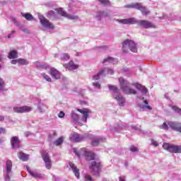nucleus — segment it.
Returning a JSON list of instances; mask_svg holds the SVG:
<instances>
[{
	"instance_id": "1",
	"label": "nucleus",
	"mask_w": 181,
	"mask_h": 181,
	"mask_svg": "<svg viewBox=\"0 0 181 181\" xmlns=\"http://www.w3.org/2000/svg\"><path fill=\"white\" fill-rule=\"evenodd\" d=\"M119 23H122V25H138V26H141V28H144V29H150L151 28H156L155 24L152 23L151 22L146 21V20H140L138 21L135 18H124L117 20Z\"/></svg>"
},
{
	"instance_id": "2",
	"label": "nucleus",
	"mask_w": 181,
	"mask_h": 181,
	"mask_svg": "<svg viewBox=\"0 0 181 181\" xmlns=\"http://www.w3.org/2000/svg\"><path fill=\"white\" fill-rule=\"evenodd\" d=\"M78 112H81L82 114V117L80 118V116H78V114H76L74 112H72L71 115V118L76 125H79L80 127H83L84 124H87V119L88 118V116L90 114H91V110L89 109H76Z\"/></svg>"
},
{
	"instance_id": "3",
	"label": "nucleus",
	"mask_w": 181,
	"mask_h": 181,
	"mask_svg": "<svg viewBox=\"0 0 181 181\" xmlns=\"http://www.w3.org/2000/svg\"><path fill=\"white\" fill-rule=\"evenodd\" d=\"M108 87H109V90L113 92L112 93L113 98H115V100L117 101L120 107L124 106V105L125 104V98H124L122 95L118 93H119V90L118 89V88L112 85H108Z\"/></svg>"
},
{
	"instance_id": "4",
	"label": "nucleus",
	"mask_w": 181,
	"mask_h": 181,
	"mask_svg": "<svg viewBox=\"0 0 181 181\" xmlns=\"http://www.w3.org/2000/svg\"><path fill=\"white\" fill-rule=\"evenodd\" d=\"M119 86L122 91H123L124 94H129V95L132 94L133 95H135V94H136V90L129 87L128 81L124 79V78L122 77L119 78Z\"/></svg>"
},
{
	"instance_id": "5",
	"label": "nucleus",
	"mask_w": 181,
	"mask_h": 181,
	"mask_svg": "<svg viewBox=\"0 0 181 181\" xmlns=\"http://www.w3.org/2000/svg\"><path fill=\"white\" fill-rule=\"evenodd\" d=\"M122 50L124 53H128L132 52L133 53H136L138 52V48L136 47V44L132 40H126L122 43Z\"/></svg>"
},
{
	"instance_id": "6",
	"label": "nucleus",
	"mask_w": 181,
	"mask_h": 181,
	"mask_svg": "<svg viewBox=\"0 0 181 181\" xmlns=\"http://www.w3.org/2000/svg\"><path fill=\"white\" fill-rule=\"evenodd\" d=\"M75 155L78 156V158H81V156H85L87 160H93L95 158V155L93 152L89 151L87 148H81L78 151L76 149L74 151Z\"/></svg>"
},
{
	"instance_id": "7",
	"label": "nucleus",
	"mask_w": 181,
	"mask_h": 181,
	"mask_svg": "<svg viewBox=\"0 0 181 181\" xmlns=\"http://www.w3.org/2000/svg\"><path fill=\"white\" fill-rule=\"evenodd\" d=\"M86 138H93V136L87 134L81 135L76 132H74L69 135V140L71 142H81V141H84Z\"/></svg>"
},
{
	"instance_id": "8",
	"label": "nucleus",
	"mask_w": 181,
	"mask_h": 181,
	"mask_svg": "<svg viewBox=\"0 0 181 181\" xmlns=\"http://www.w3.org/2000/svg\"><path fill=\"white\" fill-rule=\"evenodd\" d=\"M124 8H134V9H138L141 12L142 15H149V13H151V11L141 3L132 4L131 5L128 4L124 6Z\"/></svg>"
},
{
	"instance_id": "9",
	"label": "nucleus",
	"mask_w": 181,
	"mask_h": 181,
	"mask_svg": "<svg viewBox=\"0 0 181 181\" xmlns=\"http://www.w3.org/2000/svg\"><path fill=\"white\" fill-rule=\"evenodd\" d=\"M163 149L168 151V152H170L171 153H181L180 146H175L168 143H164L163 144Z\"/></svg>"
},
{
	"instance_id": "10",
	"label": "nucleus",
	"mask_w": 181,
	"mask_h": 181,
	"mask_svg": "<svg viewBox=\"0 0 181 181\" xmlns=\"http://www.w3.org/2000/svg\"><path fill=\"white\" fill-rule=\"evenodd\" d=\"M38 19L43 28L45 29H54V25L47 18H45V16L39 14Z\"/></svg>"
},
{
	"instance_id": "11",
	"label": "nucleus",
	"mask_w": 181,
	"mask_h": 181,
	"mask_svg": "<svg viewBox=\"0 0 181 181\" xmlns=\"http://www.w3.org/2000/svg\"><path fill=\"white\" fill-rule=\"evenodd\" d=\"M90 169V172H92V173L95 176H100V172L101 170V163H97L95 161H92Z\"/></svg>"
},
{
	"instance_id": "12",
	"label": "nucleus",
	"mask_w": 181,
	"mask_h": 181,
	"mask_svg": "<svg viewBox=\"0 0 181 181\" xmlns=\"http://www.w3.org/2000/svg\"><path fill=\"white\" fill-rule=\"evenodd\" d=\"M107 74H114V70L110 69L108 68H105L103 69H101L98 73V74L93 77V80H99L100 77L103 76H107Z\"/></svg>"
},
{
	"instance_id": "13",
	"label": "nucleus",
	"mask_w": 181,
	"mask_h": 181,
	"mask_svg": "<svg viewBox=\"0 0 181 181\" xmlns=\"http://www.w3.org/2000/svg\"><path fill=\"white\" fill-rule=\"evenodd\" d=\"M12 172V161L8 160L6 163V177L5 180H11V173Z\"/></svg>"
},
{
	"instance_id": "14",
	"label": "nucleus",
	"mask_w": 181,
	"mask_h": 181,
	"mask_svg": "<svg viewBox=\"0 0 181 181\" xmlns=\"http://www.w3.org/2000/svg\"><path fill=\"white\" fill-rule=\"evenodd\" d=\"M42 156L45 163V168L47 169H52V160L50 157H49V154L46 151H42Z\"/></svg>"
},
{
	"instance_id": "15",
	"label": "nucleus",
	"mask_w": 181,
	"mask_h": 181,
	"mask_svg": "<svg viewBox=\"0 0 181 181\" xmlns=\"http://www.w3.org/2000/svg\"><path fill=\"white\" fill-rule=\"evenodd\" d=\"M58 13L59 15H62V16H64L65 18H67L68 19H71V21H78V16L67 14V13H66L64 11H63V8H59Z\"/></svg>"
},
{
	"instance_id": "16",
	"label": "nucleus",
	"mask_w": 181,
	"mask_h": 181,
	"mask_svg": "<svg viewBox=\"0 0 181 181\" xmlns=\"http://www.w3.org/2000/svg\"><path fill=\"white\" fill-rule=\"evenodd\" d=\"M14 112L23 114V112H30L32 111V107L30 106H22L13 107Z\"/></svg>"
},
{
	"instance_id": "17",
	"label": "nucleus",
	"mask_w": 181,
	"mask_h": 181,
	"mask_svg": "<svg viewBox=\"0 0 181 181\" xmlns=\"http://www.w3.org/2000/svg\"><path fill=\"white\" fill-rule=\"evenodd\" d=\"M49 74L52 76V78L55 80H59L62 77V73L54 68L49 69Z\"/></svg>"
},
{
	"instance_id": "18",
	"label": "nucleus",
	"mask_w": 181,
	"mask_h": 181,
	"mask_svg": "<svg viewBox=\"0 0 181 181\" xmlns=\"http://www.w3.org/2000/svg\"><path fill=\"white\" fill-rule=\"evenodd\" d=\"M133 86L137 90H139V91H141L142 95H146L148 94V88H146L144 86H142L139 83H133Z\"/></svg>"
},
{
	"instance_id": "19",
	"label": "nucleus",
	"mask_w": 181,
	"mask_h": 181,
	"mask_svg": "<svg viewBox=\"0 0 181 181\" xmlns=\"http://www.w3.org/2000/svg\"><path fill=\"white\" fill-rule=\"evenodd\" d=\"M141 100H143L144 104H139L140 110L141 111H146V110L148 111L152 110V107L148 104V101L145 100V98H141Z\"/></svg>"
},
{
	"instance_id": "20",
	"label": "nucleus",
	"mask_w": 181,
	"mask_h": 181,
	"mask_svg": "<svg viewBox=\"0 0 181 181\" xmlns=\"http://www.w3.org/2000/svg\"><path fill=\"white\" fill-rule=\"evenodd\" d=\"M168 125L171 129H174L177 132H181V123L170 122L168 123Z\"/></svg>"
},
{
	"instance_id": "21",
	"label": "nucleus",
	"mask_w": 181,
	"mask_h": 181,
	"mask_svg": "<svg viewBox=\"0 0 181 181\" xmlns=\"http://www.w3.org/2000/svg\"><path fill=\"white\" fill-rule=\"evenodd\" d=\"M25 168L27 169L29 174L33 176V177H35V179L42 178V174H40V173L37 172V170H31L28 165L25 166Z\"/></svg>"
},
{
	"instance_id": "22",
	"label": "nucleus",
	"mask_w": 181,
	"mask_h": 181,
	"mask_svg": "<svg viewBox=\"0 0 181 181\" xmlns=\"http://www.w3.org/2000/svg\"><path fill=\"white\" fill-rule=\"evenodd\" d=\"M105 141V138L103 137H93L91 141L92 146H98L101 142Z\"/></svg>"
},
{
	"instance_id": "23",
	"label": "nucleus",
	"mask_w": 181,
	"mask_h": 181,
	"mask_svg": "<svg viewBox=\"0 0 181 181\" xmlns=\"http://www.w3.org/2000/svg\"><path fill=\"white\" fill-rule=\"evenodd\" d=\"M11 144L13 149H18L19 148V139L16 136H13L11 139Z\"/></svg>"
},
{
	"instance_id": "24",
	"label": "nucleus",
	"mask_w": 181,
	"mask_h": 181,
	"mask_svg": "<svg viewBox=\"0 0 181 181\" xmlns=\"http://www.w3.org/2000/svg\"><path fill=\"white\" fill-rule=\"evenodd\" d=\"M69 166L72 169L76 177L78 179V177H80V170H78L73 163H69Z\"/></svg>"
},
{
	"instance_id": "25",
	"label": "nucleus",
	"mask_w": 181,
	"mask_h": 181,
	"mask_svg": "<svg viewBox=\"0 0 181 181\" xmlns=\"http://www.w3.org/2000/svg\"><path fill=\"white\" fill-rule=\"evenodd\" d=\"M102 63L103 64H105L106 63H112V64H117V63H118V60L112 57H108L107 58L103 59Z\"/></svg>"
},
{
	"instance_id": "26",
	"label": "nucleus",
	"mask_w": 181,
	"mask_h": 181,
	"mask_svg": "<svg viewBox=\"0 0 181 181\" xmlns=\"http://www.w3.org/2000/svg\"><path fill=\"white\" fill-rule=\"evenodd\" d=\"M66 67L68 69V70H77L78 68V64H74L73 61H71Z\"/></svg>"
},
{
	"instance_id": "27",
	"label": "nucleus",
	"mask_w": 181,
	"mask_h": 181,
	"mask_svg": "<svg viewBox=\"0 0 181 181\" xmlns=\"http://www.w3.org/2000/svg\"><path fill=\"white\" fill-rule=\"evenodd\" d=\"M18 156L21 160H23L24 162H26V160L29 159V155L24 153L22 151L18 153Z\"/></svg>"
},
{
	"instance_id": "28",
	"label": "nucleus",
	"mask_w": 181,
	"mask_h": 181,
	"mask_svg": "<svg viewBox=\"0 0 181 181\" xmlns=\"http://www.w3.org/2000/svg\"><path fill=\"white\" fill-rule=\"evenodd\" d=\"M35 67H37V69H44V70H47V69H49V65L47 64H42V63L39 62H36L34 63Z\"/></svg>"
},
{
	"instance_id": "29",
	"label": "nucleus",
	"mask_w": 181,
	"mask_h": 181,
	"mask_svg": "<svg viewBox=\"0 0 181 181\" xmlns=\"http://www.w3.org/2000/svg\"><path fill=\"white\" fill-rule=\"evenodd\" d=\"M102 16H108V15H107V13L104 11H98L95 18L98 20V21H101V17Z\"/></svg>"
},
{
	"instance_id": "30",
	"label": "nucleus",
	"mask_w": 181,
	"mask_h": 181,
	"mask_svg": "<svg viewBox=\"0 0 181 181\" xmlns=\"http://www.w3.org/2000/svg\"><path fill=\"white\" fill-rule=\"evenodd\" d=\"M18 57V51L11 50L8 53V59H16Z\"/></svg>"
},
{
	"instance_id": "31",
	"label": "nucleus",
	"mask_w": 181,
	"mask_h": 181,
	"mask_svg": "<svg viewBox=\"0 0 181 181\" xmlns=\"http://www.w3.org/2000/svg\"><path fill=\"white\" fill-rule=\"evenodd\" d=\"M18 64H21V66H26L29 64V62L26 59L20 58L18 59Z\"/></svg>"
},
{
	"instance_id": "32",
	"label": "nucleus",
	"mask_w": 181,
	"mask_h": 181,
	"mask_svg": "<svg viewBox=\"0 0 181 181\" xmlns=\"http://www.w3.org/2000/svg\"><path fill=\"white\" fill-rule=\"evenodd\" d=\"M61 62H67L70 59V55L66 53H63L60 55Z\"/></svg>"
},
{
	"instance_id": "33",
	"label": "nucleus",
	"mask_w": 181,
	"mask_h": 181,
	"mask_svg": "<svg viewBox=\"0 0 181 181\" xmlns=\"http://www.w3.org/2000/svg\"><path fill=\"white\" fill-rule=\"evenodd\" d=\"M47 108V106L43 104H40L38 105V110L41 113L45 112L46 109Z\"/></svg>"
},
{
	"instance_id": "34",
	"label": "nucleus",
	"mask_w": 181,
	"mask_h": 181,
	"mask_svg": "<svg viewBox=\"0 0 181 181\" xmlns=\"http://www.w3.org/2000/svg\"><path fill=\"white\" fill-rule=\"evenodd\" d=\"M63 141H64V138L63 136H61L54 141V145H56L57 146H59V145H62L63 144Z\"/></svg>"
},
{
	"instance_id": "35",
	"label": "nucleus",
	"mask_w": 181,
	"mask_h": 181,
	"mask_svg": "<svg viewBox=\"0 0 181 181\" xmlns=\"http://www.w3.org/2000/svg\"><path fill=\"white\" fill-rule=\"evenodd\" d=\"M41 76L42 77V78H44V80H46V81H48V83H52V78H50L49 75L43 73V74H41Z\"/></svg>"
},
{
	"instance_id": "36",
	"label": "nucleus",
	"mask_w": 181,
	"mask_h": 181,
	"mask_svg": "<svg viewBox=\"0 0 181 181\" xmlns=\"http://www.w3.org/2000/svg\"><path fill=\"white\" fill-rule=\"evenodd\" d=\"M4 88H5V81H4V78H0V93L4 91Z\"/></svg>"
},
{
	"instance_id": "37",
	"label": "nucleus",
	"mask_w": 181,
	"mask_h": 181,
	"mask_svg": "<svg viewBox=\"0 0 181 181\" xmlns=\"http://www.w3.org/2000/svg\"><path fill=\"white\" fill-rule=\"evenodd\" d=\"M22 16H23V18H25V19H27V21H33V16H32V14H30L29 13L23 14Z\"/></svg>"
},
{
	"instance_id": "38",
	"label": "nucleus",
	"mask_w": 181,
	"mask_h": 181,
	"mask_svg": "<svg viewBox=\"0 0 181 181\" xmlns=\"http://www.w3.org/2000/svg\"><path fill=\"white\" fill-rule=\"evenodd\" d=\"M172 109L175 111V112H178V114H181V109L179 108L177 106H173L172 107Z\"/></svg>"
},
{
	"instance_id": "39",
	"label": "nucleus",
	"mask_w": 181,
	"mask_h": 181,
	"mask_svg": "<svg viewBox=\"0 0 181 181\" xmlns=\"http://www.w3.org/2000/svg\"><path fill=\"white\" fill-rule=\"evenodd\" d=\"M151 145H153V146H159V144L158 143V141H156L153 139H151Z\"/></svg>"
},
{
	"instance_id": "40",
	"label": "nucleus",
	"mask_w": 181,
	"mask_h": 181,
	"mask_svg": "<svg viewBox=\"0 0 181 181\" xmlns=\"http://www.w3.org/2000/svg\"><path fill=\"white\" fill-rule=\"evenodd\" d=\"M103 5H110V0H98Z\"/></svg>"
},
{
	"instance_id": "41",
	"label": "nucleus",
	"mask_w": 181,
	"mask_h": 181,
	"mask_svg": "<svg viewBox=\"0 0 181 181\" xmlns=\"http://www.w3.org/2000/svg\"><path fill=\"white\" fill-rule=\"evenodd\" d=\"M129 149L132 152H138L139 151L137 147L134 146H132Z\"/></svg>"
},
{
	"instance_id": "42",
	"label": "nucleus",
	"mask_w": 181,
	"mask_h": 181,
	"mask_svg": "<svg viewBox=\"0 0 181 181\" xmlns=\"http://www.w3.org/2000/svg\"><path fill=\"white\" fill-rule=\"evenodd\" d=\"M93 84L95 88H101V85L99 83L94 82Z\"/></svg>"
},
{
	"instance_id": "43",
	"label": "nucleus",
	"mask_w": 181,
	"mask_h": 181,
	"mask_svg": "<svg viewBox=\"0 0 181 181\" xmlns=\"http://www.w3.org/2000/svg\"><path fill=\"white\" fill-rule=\"evenodd\" d=\"M162 129H169V127L168 126V124L163 123V125L160 127Z\"/></svg>"
},
{
	"instance_id": "44",
	"label": "nucleus",
	"mask_w": 181,
	"mask_h": 181,
	"mask_svg": "<svg viewBox=\"0 0 181 181\" xmlns=\"http://www.w3.org/2000/svg\"><path fill=\"white\" fill-rule=\"evenodd\" d=\"M64 115L65 114L63 111L59 112V113L58 114L59 118H64Z\"/></svg>"
},
{
	"instance_id": "45",
	"label": "nucleus",
	"mask_w": 181,
	"mask_h": 181,
	"mask_svg": "<svg viewBox=\"0 0 181 181\" xmlns=\"http://www.w3.org/2000/svg\"><path fill=\"white\" fill-rule=\"evenodd\" d=\"M53 16H54V11H50L48 13V17H49V18H52V17H53Z\"/></svg>"
},
{
	"instance_id": "46",
	"label": "nucleus",
	"mask_w": 181,
	"mask_h": 181,
	"mask_svg": "<svg viewBox=\"0 0 181 181\" xmlns=\"http://www.w3.org/2000/svg\"><path fill=\"white\" fill-rule=\"evenodd\" d=\"M85 179L86 181H93V180L91 179V176H90L88 175H85Z\"/></svg>"
},
{
	"instance_id": "47",
	"label": "nucleus",
	"mask_w": 181,
	"mask_h": 181,
	"mask_svg": "<svg viewBox=\"0 0 181 181\" xmlns=\"http://www.w3.org/2000/svg\"><path fill=\"white\" fill-rule=\"evenodd\" d=\"M16 31L13 30L11 31V33L10 35H8V39H11V37H12V35L15 34Z\"/></svg>"
},
{
	"instance_id": "48",
	"label": "nucleus",
	"mask_w": 181,
	"mask_h": 181,
	"mask_svg": "<svg viewBox=\"0 0 181 181\" xmlns=\"http://www.w3.org/2000/svg\"><path fill=\"white\" fill-rule=\"evenodd\" d=\"M21 30H22L23 32H25V33H28V30L25 28L23 27H20Z\"/></svg>"
},
{
	"instance_id": "49",
	"label": "nucleus",
	"mask_w": 181,
	"mask_h": 181,
	"mask_svg": "<svg viewBox=\"0 0 181 181\" xmlns=\"http://www.w3.org/2000/svg\"><path fill=\"white\" fill-rule=\"evenodd\" d=\"M17 63H18V59L11 60V64H16Z\"/></svg>"
},
{
	"instance_id": "50",
	"label": "nucleus",
	"mask_w": 181,
	"mask_h": 181,
	"mask_svg": "<svg viewBox=\"0 0 181 181\" xmlns=\"http://www.w3.org/2000/svg\"><path fill=\"white\" fill-rule=\"evenodd\" d=\"M5 134V129H2V128H0V134Z\"/></svg>"
},
{
	"instance_id": "51",
	"label": "nucleus",
	"mask_w": 181,
	"mask_h": 181,
	"mask_svg": "<svg viewBox=\"0 0 181 181\" xmlns=\"http://www.w3.org/2000/svg\"><path fill=\"white\" fill-rule=\"evenodd\" d=\"M119 181H125V177H120Z\"/></svg>"
},
{
	"instance_id": "52",
	"label": "nucleus",
	"mask_w": 181,
	"mask_h": 181,
	"mask_svg": "<svg viewBox=\"0 0 181 181\" xmlns=\"http://www.w3.org/2000/svg\"><path fill=\"white\" fill-rule=\"evenodd\" d=\"M4 119H5L4 116H0V121H4Z\"/></svg>"
},
{
	"instance_id": "53",
	"label": "nucleus",
	"mask_w": 181,
	"mask_h": 181,
	"mask_svg": "<svg viewBox=\"0 0 181 181\" xmlns=\"http://www.w3.org/2000/svg\"><path fill=\"white\" fill-rule=\"evenodd\" d=\"M76 56H81V54L80 52H76Z\"/></svg>"
},
{
	"instance_id": "54",
	"label": "nucleus",
	"mask_w": 181,
	"mask_h": 181,
	"mask_svg": "<svg viewBox=\"0 0 181 181\" xmlns=\"http://www.w3.org/2000/svg\"><path fill=\"white\" fill-rule=\"evenodd\" d=\"M13 22H16V18H12Z\"/></svg>"
},
{
	"instance_id": "55",
	"label": "nucleus",
	"mask_w": 181,
	"mask_h": 181,
	"mask_svg": "<svg viewBox=\"0 0 181 181\" xmlns=\"http://www.w3.org/2000/svg\"><path fill=\"white\" fill-rule=\"evenodd\" d=\"M25 136H29V134L25 133Z\"/></svg>"
},
{
	"instance_id": "56",
	"label": "nucleus",
	"mask_w": 181,
	"mask_h": 181,
	"mask_svg": "<svg viewBox=\"0 0 181 181\" xmlns=\"http://www.w3.org/2000/svg\"><path fill=\"white\" fill-rule=\"evenodd\" d=\"M2 60V56L0 55V62Z\"/></svg>"
},
{
	"instance_id": "57",
	"label": "nucleus",
	"mask_w": 181,
	"mask_h": 181,
	"mask_svg": "<svg viewBox=\"0 0 181 181\" xmlns=\"http://www.w3.org/2000/svg\"><path fill=\"white\" fill-rule=\"evenodd\" d=\"M134 129H136V127H132Z\"/></svg>"
},
{
	"instance_id": "58",
	"label": "nucleus",
	"mask_w": 181,
	"mask_h": 181,
	"mask_svg": "<svg viewBox=\"0 0 181 181\" xmlns=\"http://www.w3.org/2000/svg\"><path fill=\"white\" fill-rule=\"evenodd\" d=\"M163 19H166V17L164 16L163 17Z\"/></svg>"
},
{
	"instance_id": "59",
	"label": "nucleus",
	"mask_w": 181,
	"mask_h": 181,
	"mask_svg": "<svg viewBox=\"0 0 181 181\" xmlns=\"http://www.w3.org/2000/svg\"><path fill=\"white\" fill-rule=\"evenodd\" d=\"M1 69H2V66L0 64V70H1Z\"/></svg>"
}]
</instances>
